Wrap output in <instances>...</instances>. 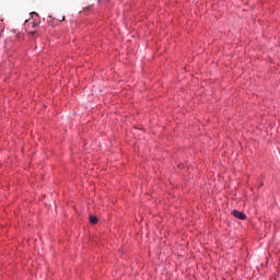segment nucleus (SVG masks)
Segmentation results:
<instances>
[{
    "label": "nucleus",
    "mask_w": 280,
    "mask_h": 280,
    "mask_svg": "<svg viewBox=\"0 0 280 280\" xmlns=\"http://www.w3.org/2000/svg\"><path fill=\"white\" fill-rule=\"evenodd\" d=\"M232 215H234V218H237V220H246V215L240 210H233Z\"/></svg>",
    "instance_id": "1"
},
{
    "label": "nucleus",
    "mask_w": 280,
    "mask_h": 280,
    "mask_svg": "<svg viewBox=\"0 0 280 280\" xmlns=\"http://www.w3.org/2000/svg\"><path fill=\"white\" fill-rule=\"evenodd\" d=\"M60 21H65V16H62Z\"/></svg>",
    "instance_id": "5"
},
{
    "label": "nucleus",
    "mask_w": 280,
    "mask_h": 280,
    "mask_svg": "<svg viewBox=\"0 0 280 280\" xmlns=\"http://www.w3.org/2000/svg\"><path fill=\"white\" fill-rule=\"evenodd\" d=\"M36 25H38V24H36V23H33V27H36Z\"/></svg>",
    "instance_id": "4"
},
{
    "label": "nucleus",
    "mask_w": 280,
    "mask_h": 280,
    "mask_svg": "<svg viewBox=\"0 0 280 280\" xmlns=\"http://www.w3.org/2000/svg\"><path fill=\"white\" fill-rule=\"evenodd\" d=\"M31 34H32V36H34V34H36V31L31 32Z\"/></svg>",
    "instance_id": "3"
},
{
    "label": "nucleus",
    "mask_w": 280,
    "mask_h": 280,
    "mask_svg": "<svg viewBox=\"0 0 280 280\" xmlns=\"http://www.w3.org/2000/svg\"><path fill=\"white\" fill-rule=\"evenodd\" d=\"M91 224H97V217H90Z\"/></svg>",
    "instance_id": "2"
}]
</instances>
